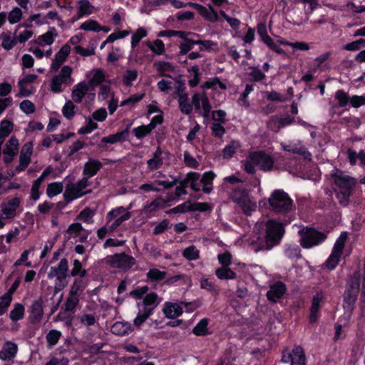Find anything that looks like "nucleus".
<instances>
[{
    "mask_svg": "<svg viewBox=\"0 0 365 365\" xmlns=\"http://www.w3.org/2000/svg\"><path fill=\"white\" fill-rule=\"evenodd\" d=\"M331 176L334 180V189L340 203L346 205L351 190L356 185V180L346 173L337 169L332 171Z\"/></svg>",
    "mask_w": 365,
    "mask_h": 365,
    "instance_id": "1",
    "label": "nucleus"
},
{
    "mask_svg": "<svg viewBox=\"0 0 365 365\" xmlns=\"http://www.w3.org/2000/svg\"><path fill=\"white\" fill-rule=\"evenodd\" d=\"M269 209L276 215H285L294 210L290 196L282 189L273 190L267 199Z\"/></svg>",
    "mask_w": 365,
    "mask_h": 365,
    "instance_id": "2",
    "label": "nucleus"
},
{
    "mask_svg": "<svg viewBox=\"0 0 365 365\" xmlns=\"http://www.w3.org/2000/svg\"><path fill=\"white\" fill-rule=\"evenodd\" d=\"M360 280L359 275H354L351 277L348 282L344 295V314L341 320L344 319L348 322L354 309V305L359 292Z\"/></svg>",
    "mask_w": 365,
    "mask_h": 365,
    "instance_id": "3",
    "label": "nucleus"
},
{
    "mask_svg": "<svg viewBox=\"0 0 365 365\" xmlns=\"http://www.w3.org/2000/svg\"><path fill=\"white\" fill-rule=\"evenodd\" d=\"M256 165L262 170L269 171L273 168L274 160L263 151L250 153L244 161L245 170L248 173L252 174L255 172Z\"/></svg>",
    "mask_w": 365,
    "mask_h": 365,
    "instance_id": "4",
    "label": "nucleus"
},
{
    "mask_svg": "<svg viewBox=\"0 0 365 365\" xmlns=\"http://www.w3.org/2000/svg\"><path fill=\"white\" fill-rule=\"evenodd\" d=\"M230 196L245 215H251L256 210V200L247 190L242 187L235 188L231 192Z\"/></svg>",
    "mask_w": 365,
    "mask_h": 365,
    "instance_id": "5",
    "label": "nucleus"
},
{
    "mask_svg": "<svg viewBox=\"0 0 365 365\" xmlns=\"http://www.w3.org/2000/svg\"><path fill=\"white\" fill-rule=\"evenodd\" d=\"M68 260L61 259L58 266L51 267L48 273V278H55L53 287V295L61 292L68 284Z\"/></svg>",
    "mask_w": 365,
    "mask_h": 365,
    "instance_id": "6",
    "label": "nucleus"
},
{
    "mask_svg": "<svg viewBox=\"0 0 365 365\" xmlns=\"http://www.w3.org/2000/svg\"><path fill=\"white\" fill-rule=\"evenodd\" d=\"M284 234V224L274 219L265 222L266 242L261 248H272L279 243Z\"/></svg>",
    "mask_w": 365,
    "mask_h": 365,
    "instance_id": "7",
    "label": "nucleus"
},
{
    "mask_svg": "<svg viewBox=\"0 0 365 365\" xmlns=\"http://www.w3.org/2000/svg\"><path fill=\"white\" fill-rule=\"evenodd\" d=\"M72 72L73 69L71 66H63L60 73L51 78V91L55 93H58L63 91L64 86L71 85L74 81L71 76Z\"/></svg>",
    "mask_w": 365,
    "mask_h": 365,
    "instance_id": "8",
    "label": "nucleus"
},
{
    "mask_svg": "<svg viewBox=\"0 0 365 365\" xmlns=\"http://www.w3.org/2000/svg\"><path fill=\"white\" fill-rule=\"evenodd\" d=\"M131 206L130 204L128 207L119 206L111 209L106 215V221L116 230L123 222L131 217Z\"/></svg>",
    "mask_w": 365,
    "mask_h": 365,
    "instance_id": "9",
    "label": "nucleus"
},
{
    "mask_svg": "<svg viewBox=\"0 0 365 365\" xmlns=\"http://www.w3.org/2000/svg\"><path fill=\"white\" fill-rule=\"evenodd\" d=\"M88 185L89 182L87 178H83L76 183L67 185L63 195L66 200L72 201L90 192L91 190L88 189Z\"/></svg>",
    "mask_w": 365,
    "mask_h": 365,
    "instance_id": "10",
    "label": "nucleus"
},
{
    "mask_svg": "<svg viewBox=\"0 0 365 365\" xmlns=\"http://www.w3.org/2000/svg\"><path fill=\"white\" fill-rule=\"evenodd\" d=\"M347 237V233L346 232H342L335 242L332 252L325 264V266L329 269H334L338 264L343 253L344 245Z\"/></svg>",
    "mask_w": 365,
    "mask_h": 365,
    "instance_id": "11",
    "label": "nucleus"
},
{
    "mask_svg": "<svg viewBox=\"0 0 365 365\" xmlns=\"http://www.w3.org/2000/svg\"><path fill=\"white\" fill-rule=\"evenodd\" d=\"M301 236V245L304 248H310L317 245L325 240V235L313 229L303 227L299 231Z\"/></svg>",
    "mask_w": 365,
    "mask_h": 365,
    "instance_id": "12",
    "label": "nucleus"
},
{
    "mask_svg": "<svg viewBox=\"0 0 365 365\" xmlns=\"http://www.w3.org/2000/svg\"><path fill=\"white\" fill-rule=\"evenodd\" d=\"M20 200L17 197L12 198L0 205V229L5 226L4 220H11L17 215V209L19 207Z\"/></svg>",
    "mask_w": 365,
    "mask_h": 365,
    "instance_id": "13",
    "label": "nucleus"
},
{
    "mask_svg": "<svg viewBox=\"0 0 365 365\" xmlns=\"http://www.w3.org/2000/svg\"><path fill=\"white\" fill-rule=\"evenodd\" d=\"M108 262L111 267L123 271L128 270L136 263L133 257L124 252L110 256L108 258Z\"/></svg>",
    "mask_w": 365,
    "mask_h": 365,
    "instance_id": "14",
    "label": "nucleus"
},
{
    "mask_svg": "<svg viewBox=\"0 0 365 365\" xmlns=\"http://www.w3.org/2000/svg\"><path fill=\"white\" fill-rule=\"evenodd\" d=\"M96 309V307L94 304H87L77 316V320L84 327H88L95 325L98 321Z\"/></svg>",
    "mask_w": 365,
    "mask_h": 365,
    "instance_id": "15",
    "label": "nucleus"
},
{
    "mask_svg": "<svg viewBox=\"0 0 365 365\" xmlns=\"http://www.w3.org/2000/svg\"><path fill=\"white\" fill-rule=\"evenodd\" d=\"M191 306L192 307L189 311H193L196 307L191 303L181 302L174 303L170 302H165L163 304V312L164 315L168 319H175L180 317L183 312V307Z\"/></svg>",
    "mask_w": 365,
    "mask_h": 365,
    "instance_id": "16",
    "label": "nucleus"
},
{
    "mask_svg": "<svg viewBox=\"0 0 365 365\" xmlns=\"http://www.w3.org/2000/svg\"><path fill=\"white\" fill-rule=\"evenodd\" d=\"M192 108H194L197 112L203 113V115L207 118L209 116L211 106L208 98L204 93H195L192 96Z\"/></svg>",
    "mask_w": 365,
    "mask_h": 365,
    "instance_id": "17",
    "label": "nucleus"
},
{
    "mask_svg": "<svg viewBox=\"0 0 365 365\" xmlns=\"http://www.w3.org/2000/svg\"><path fill=\"white\" fill-rule=\"evenodd\" d=\"M34 145L32 142L26 143L21 149L19 155V164L16 167L17 172L26 170L31 163V157L33 153Z\"/></svg>",
    "mask_w": 365,
    "mask_h": 365,
    "instance_id": "18",
    "label": "nucleus"
},
{
    "mask_svg": "<svg viewBox=\"0 0 365 365\" xmlns=\"http://www.w3.org/2000/svg\"><path fill=\"white\" fill-rule=\"evenodd\" d=\"M282 148L292 153L299 154L302 156L305 160H311L312 154L307 150V148L302 144L301 141H292L288 144H281Z\"/></svg>",
    "mask_w": 365,
    "mask_h": 365,
    "instance_id": "19",
    "label": "nucleus"
},
{
    "mask_svg": "<svg viewBox=\"0 0 365 365\" xmlns=\"http://www.w3.org/2000/svg\"><path fill=\"white\" fill-rule=\"evenodd\" d=\"M19 140L15 136H12L6 143L3 150L4 160L9 163L11 162L14 158L17 155L19 150Z\"/></svg>",
    "mask_w": 365,
    "mask_h": 365,
    "instance_id": "20",
    "label": "nucleus"
},
{
    "mask_svg": "<svg viewBox=\"0 0 365 365\" xmlns=\"http://www.w3.org/2000/svg\"><path fill=\"white\" fill-rule=\"evenodd\" d=\"M71 52V47L68 44L63 45L56 53L55 58L51 65V69L53 71H57L62 63L65 62Z\"/></svg>",
    "mask_w": 365,
    "mask_h": 365,
    "instance_id": "21",
    "label": "nucleus"
},
{
    "mask_svg": "<svg viewBox=\"0 0 365 365\" xmlns=\"http://www.w3.org/2000/svg\"><path fill=\"white\" fill-rule=\"evenodd\" d=\"M137 307L138 312L136 317L133 320V324L136 327H140L153 313L154 309L140 302H137Z\"/></svg>",
    "mask_w": 365,
    "mask_h": 365,
    "instance_id": "22",
    "label": "nucleus"
},
{
    "mask_svg": "<svg viewBox=\"0 0 365 365\" xmlns=\"http://www.w3.org/2000/svg\"><path fill=\"white\" fill-rule=\"evenodd\" d=\"M58 36V32L55 27H50L45 33L38 36L35 43L40 46H51L53 43L56 38Z\"/></svg>",
    "mask_w": 365,
    "mask_h": 365,
    "instance_id": "23",
    "label": "nucleus"
},
{
    "mask_svg": "<svg viewBox=\"0 0 365 365\" xmlns=\"http://www.w3.org/2000/svg\"><path fill=\"white\" fill-rule=\"evenodd\" d=\"M177 98L180 111L185 115L190 114L192 111V101H190L187 93L179 89Z\"/></svg>",
    "mask_w": 365,
    "mask_h": 365,
    "instance_id": "24",
    "label": "nucleus"
},
{
    "mask_svg": "<svg viewBox=\"0 0 365 365\" xmlns=\"http://www.w3.org/2000/svg\"><path fill=\"white\" fill-rule=\"evenodd\" d=\"M102 163L97 159L89 158L84 164L83 174L88 180L89 178L94 176L101 168Z\"/></svg>",
    "mask_w": 365,
    "mask_h": 365,
    "instance_id": "25",
    "label": "nucleus"
},
{
    "mask_svg": "<svg viewBox=\"0 0 365 365\" xmlns=\"http://www.w3.org/2000/svg\"><path fill=\"white\" fill-rule=\"evenodd\" d=\"M91 87L86 81H82L76 84L72 91L71 97L73 101L77 103H81L83 97L89 91Z\"/></svg>",
    "mask_w": 365,
    "mask_h": 365,
    "instance_id": "26",
    "label": "nucleus"
},
{
    "mask_svg": "<svg viewBox=\"0 0 365 365\" xmlns=\"http://www.w3.org/2000/svg\"><path fill=\"white\" fill-rule=\"evenodd\" d=\"M286 292V287L282 282H277L272 285L267 293L269 300L275 302L278 299L281 298Z\"/></svg>",
    "mask_w": 365,
    "mask_h": 365,
    "instance_id": "27",
    "label": "nucleus"
},
{
    "mask_svg": "<svg viewBox=\"0 0 365 365\" xmlns=\"http://www.w3.org/2000/svg\"><path fill=\"white\" fill-rule=\"evenodd\" d=\"M324 297V296L322 292H317L313 298L309 317L310 322L312 323H314L317 320L320 308V302L323 300Z\"/></svg>",
    "mask_w": 365,
    "mask_h": 365,
    "instance_id": "28",
    "label": "nucleus"
},
{
    "mask_svg": "<svg viewBox=\"0 0 365 365\" xmlns=\"http://www.w3.org/2000/svg\"><path fill=\"white\" fill-rule=\"evenodd\" d=\"M110 331L115 335L125 336L131 333L133 329L128 322H116L112 325Z\"/></svg>",
    "mask_w": 365,
    "mask_h": 365,
    "instance_id": "29",
    "label": "nucleus"
},
{
    "mask_svg": "<svg viewBox=\"0 0 365 365\" xmlns=\"http://www.w3.org/2000/svg\"><path fill=\"white\" fill-rule=\"evenodd\" d=\"M184 183L190 187L195 191H200L201 190L202 182L200 180V175L197 173L190 172L187 174L186 177L183 179Z\"/></svg>",
    "mask_w": 365,
    "mask_h": 365,
    "instance_id": "30",
    "label": "nucleus"
},
{
    "mask_svg": "<svg viewBox=\"0 0 365 365\" xmlns=\"http://www.w3.org/2000/svg\"><path fill=\"white\" fill-rule=\"evenodd\" d=\"M86 76L87 78H90L88 82L86 83L89 84V86L92 88L100 84L105 79L104 72L100 68L91 71L87 73Z\"/></svg>",
    "mask_w": 365,
    "mask_h": 365,
    "instance_id": "31",
    "label": "nucleus"
},
{
    "mask_svg": "<svg viewBox=\"0 0 365 365\" xmlns=\"http://www.w3.org/2000/svg\"><path fill=\"white\" fill-rule=\"evenodd\" d=\"M17 345L13 342L7 341L4 344L0 351V359L9 360L14 357L17 352Z\"/></svg>",
    "mask_w": 365,
    "mask_h": 365,
    "instance_id": "32",
    "label": "nucleus"
},
{
    "mask_svg": "<svg viewBox=\"0 0 365 365\" xmlns=\"http://www.w3.org/2000/svg\"><path fill=\"white\" fill-rule=\"evenodd\" d=\"M43 314L42 301L41 299L33 302L31 306L30 318L32 322H38L41 320Z\"/></svg>",
    "mask_w": 365,
    "mask_h": 365,
    "instance_id": "33",
    "label": "nucleus"
},
{
    "mask_svg": "<svg viewBox=\"0 0 365 365\" xmlns=\"http://www.w3.org/2000/svg\"><path fill=\"white\" fill-rule=\"evenodd\" d=\"M292 354V365H305L306 359L302 348L296 346L293 348Z\"/></svg>",
    "mask_w": 365,
    "mask_h": 365,
    "instance_id": "34",
    "label": "nucleus"
},
{
    "mask_svg": "<svg viewBox=\"0 0 365 365\" xmlns=\"http://www.w3.org/2000/svg\"><path fill=\"white\" fill-rule=\"evenodd\" d=\"M266 242V238H262L257 235L252 236L249 240V246L252 250L255 252L259 251L270 250L272 248H261L264 247V243Z\"/></svg>",
    "mask_w": 365,
    "mask_h": 365,
    "instance_id": "35",
    "label": "nucleus"
},
{
    "mask_svg": "<svg viewBox=\"0 0 365 365\" xmlns=\"http://www.w3.org/2000/svg\"><path fill=\"white\" fill-rule=\"evenodd\" d=\"M128 132V130H125L124 131L103 138L100 146L103 147L106 143L113 144L124 140Z\"/></svg>",
    "mask_w": 365,
    "mask_h": 365,
    "instance_id": "36",
    "label": "nucleus"
},
{
    "mask_svg": "<svg viewBox=\"0 0 365 365\" xmlns=\"http://www.w3.org/2000/svg\"><path fill=\"white\" fill-rule=\"evenodd\" d=\"M94 12V7L87 0H81L78 3V16L76 19H80L84 16L90 15Z\"/></svg>",
    "mask_w": 365,
    "mask_h": 365,
    "instance_id": "37",
    "label": "nucleus"
},
{
    "mask_svg": "<svg viewBox=\"0 0 365 365\" xmlns=\"http://www.w3.org/2000/svg\"><path fill=\"white\" fill-rule=\"evenodd\" d=\"M2 47L6 50L13 48L17 43L16 36L10 33H3L0 36Z\"/></svg>",
    "mask_w": 365,
    "mask_h": 365,
    "instance_id": "38",
    "label": "nucleus"
},
{
    "mask_svg": "<svg viewBox=\"0 0 365 365\" xmlns=\"http://www.w3.org/2000/svg\"><path fill=\"white\" fill-rule=\"evenodd\" d=\"M161 155L162 151L158 148L155 152L153 157L147 161L148 168L150 170H157L161 167L163 165Z\"/></svg>",
    "mask_w": 365,
    "mask_h": 365,
    "instance_id": "39",
    "label": "nucleus"
},
{
    "mask_svg": "<svg viewBox=\"0 0 365 365\" xmlns=\"http://www.w3.org/2000/svg\"><path fill=\"white\" fill-rule=\"evenodd\" d=\"M148 30L144 27H140L133 32L131 36L130 46L132 48H136L139 42L148 35Z\"/></svg>",
    "mask_w": 365,
    "mask_h": 365,
    "instance_id": "40",
    "label": "nucleus"
},
{
    "mask_svg": "<svg viewBox=\"0 0 365 365\" xmlns=\"http://www.w3.org/2000/svg\"><path fill=\"white\" fill-rule=\"evenodd\" d=\"M139 302L145 303V305L155 310L157 306L160 303L161 299L156 294L151 292L147 294L143 299Z\"/></svg>",
    "mask_w": 365,
    "mask_h": 365,
    "instance_id": "41",
    "label": "nucleus"
},
{
    "mask_svg": "<svg viewBox=\"0 0 365 365\" xmlns=\"http://www.w3.org/2000/svg\"><path fill=\"white\" fill-rule=\"evenodd\" d=\"M199 14L210 22H216L219 20L217 13L211 6H209L208 8L204 6Z\"/></svg>",
    "mask_w": 365,
    "mask_h": 365,
    "instance_id": "42",
    "label": "nucleus"
},
{
    "mask_svg": "<svg viewBox=\"0 0 365 365\" xmlns=\"http://www.w3.org/2000/svg\"><path fill=\"white\" fill-rule=\"evenodd\" d=\"M216 276L220 279H233L236 274L228 267H222L215 270Z\"/></svg>",
    "mask_w": 365,
    "mask_h": 365,
    "instance_id": "43",
    "label": "nucleus"
},
{
    "mask_svg": "<svg viewBox=\"0 0 365 365\" xmlns=\"http://www.w3.org/2000/svg\"><path fill=\"white\" fill-rule=\"evenodd\" d=\"M13 130V124L9 121L4 120L0 123V145H2L4 139L7 137Z\"/></svg>",
    "mask_w": 365,
    "mask_h": 365,
    "instance_id": "44",
    "label": "nucleus"
},
{
    "mask_svg": "<svg viewBox=\"0 0 365 365\" xmlns=\"http://www.w3.org/2000/svg\"><path fill=\"white\" fill-rule=\"evenodd\" d=\"M37 76L35 74L26 75L19 81V86L20 87V93L23 96H27L30 94V92L26 90V85L29 83L34 82Z\"/></svg>",
    "mask_w": 365,
    "mask_h": 365,
    "instance_id": "45",
    "label": "nucleus"
},
{
    "mask_svg": "<svg viewBox=\"0 0 365 365\" xmlns=\"http://www.w3.org/2000/svg\"><path fill=\"white\" fill-rule=\"evenodd\" d=\"M63 189V185L61 182H55L48 185L46 189V195L48 197L52 198L60 194Z\"/></svg>",
    "mask_w": 365,
    "mask_h": 365,
    "instance_id": "46",
    "label": "nucleus"
},
{
    "mask_svg": "<svg viewBox=\"0 0 365 365\" xmlns=\"http://www.w3.org/2000/svg\"><path fill=\"white\" fill-rule=\"evenodd\" d=\"M208 319H201L193 328L192 332L196 336H205L209 333L208 329Z\"/></svg>",
    "mask_w": 365,
    "mask_h": 365,
    "instance_id": "47",
    "label": "nucleus"
},
{
    "mask_svg": "<svg viewBox=\"0 0 365 365\" xmlns=\"http://www.w3.org/2000/svg\"><path fill=\"white\" fill-rule=\"evenodd\" d=\"M79 303V297L68 296L64 304L63 309L66 312L74 313Z\"/></svg>",
    "mask_w": 365,
    "mask_h": 365,
    "instance_id": "48",
    "label": "nucleus"
},
{
    "mask_svg": "<svg viewBox=\"0 0 365 365\" xmlns=\"http://www.w3.org/2000/svg\"><path fill=\"white\" fill-rule=\"evenodd\" d=\"M193 38L194 37H190L180 43V55H185L191 49H192L194 45H197V40H194Z\"/></svg>",
    "mask_w": 365,
    "mask_h": 365,
    "instance_id": "49",
    "label": "nucleus"
},
{
    "mask_svg": "<svg viewBox=\"0 0 365 365\" xmlns=\"http://www.w3.org/2000/svg\"><path fill=\"white\" fill-rule=\"evenodd\" d=\"M182 256L187 260H196L200 257V251L194 245L186 247L182 251Z\"/></svg>",
    "mask_w": 365,
    "mask_h": 365,
    "instance_id": "50",
    "label": "nucleus"
},
{
    "mask_svg": "<svg viewBox=\"0 0 365 365\" xmlns=\"http://www.w3.org/2000/svg\"><path fill=\"white\" fill-rule=\"evenodd\" d=\"M148 47L155 54L161 55L165 52V45L163 41L156 39L152 43L150 41L146 42Z\"/></svg>",
    "mask_w": 365,
    "mask_h": 365,
    "instance_id": "51",
    "label": "nucleus"
},
{
    "mask_svg": "<svg viewBox=\"0 0 365 365\" xmlns=\"http://www.w3.org/2000/svg\"><path fill=\"white\" fill-rule=\"evenodd\" d=\"M153 129V125H141L133 129V133L138 139H141L148 135Z\"/></svg>",
    "mask_w": 365,
    "mask_h": 365,
    "instance_id": "52",
    "label": "nucleus"
},
{
    "mask_svg": "<svg viewBox=\"0 0 365 365\" xmlns=\"http://www.w3.org/2000/svg\"><path fill=\"white\" fill-rule=\"evenodd\" d=\"M217 87H219L222 90H225L227 88L226 85L224 83L221 82L219 78L217 77H215L207 80L204 83L202 86V88L205 89H216Z\"/></svg>",
    "mask_w": 365,
    "mask_h": 365,
    "instance_id": "53",
    "label": "nucleus"
},
{
    "mask_svg": "<svg viewBox=\"0 0 365 365\" xmlns=\"http://www.w3.org/2000/svg\"><path fill=\"white\" fill-rule=\"evenodd\" d=\"M138 71L136 69H128L123 75V82L127 86H131L132 83L136 80L138 77Z\"/></svg>",
    "mask_w": 365,
    "mask_h": 365,
    "instance_id": "54",
    "label": "nucleus"
},
{
    "mask_svg": "<svg viewBox=\"0 0 365 365\" xmlns=\"http://www.w3.org/2000/svg\"><path fill=\"white\" fill-rule=\"evenodd\" d=\"M146 276L147 278L152 282H158L165 277L166 272L156 268H153L147 272Z\"/></svg>",
    "mask_w": 365,
    "mask_h": 365,
    "instance_id": "55",
    "label": "nucleus"
},
{
    "mask_svg": "<svg viewBox=\"0 0 365 365\" xmlns=\"http://www.w3.org/2000/svg\"><path fill=\"white\" fill-rule=\"evenodd\" d=\"M62 113L65 118L72 119L76 114V106L72 101H68L62 108Z\"/></svg>",
    "mask_w": 365,
    "mask_h": 365,
    "instance_id": "56",
    "label": "nucleus"
},
{
    "mask_svg": "<svg viewBox=\"0 0 365 365\" xmlns=\"http://www.w3.org/2000/svg\"><path fill=\"white\" fill-rule=\"evenodd\" d=\"M165 201L163 199L158 197L151 202L150 204L144 207V210L146 212H153L163 207Z\"/></svg>",
    "mask_w": 365,
    "mask_h": 365,
    "instance_id": "57",
    "label": "nucleus"
},
{
    "mask_svg": "<svg viewBox=\"0 0 365 365\" xmlns=\"http://www.w3.org/2000/svg\"><path fill=\"white\" fill-rule=\"evenodd\" d=\"M155 66L162 76H168L167 73L173 70V66L171 63L164 61L155 63Z\"/></svg>",
    "mask_w": 365,
    "mask_h": 365,
    "instance_id": "58",
    "label": "nucleus"
},
{
    "mask_svg": "<svg viewBox=\"0 0 365 365\" xmlns=\"http://www.w3.org/2000/svg\"><path fill=\"white\" fill-rule=\"evenodd\" d=\"M23 13L19 7H14L8 14V20L11 24L19 22L22 19Z\"/></svg>",
    "mask_w": 365,
    "mask_h": 365,
    "instance_id": "59",
    "label": "nucleus"
},
{
    "mask_svg": "<svg viewBox=\"0 0 365 365\" xmlns=\"http://www.w3.org/2000/svg\"><path fill=\"white\" fill-rule=\"evenodd\" d=\"M86 270L82 267V264L78 259H75L73 263V268L71 271V275L76 277L79 275L83 277L86 275Z\"/></svg>",
    "mask_w": 365,
    "mask_h": 365,
    "instance_id": "60",
    "label": "nucleus"
},
{
    "mask_svg": "<svg viewBox=\"0 0 365 365\" xmlns=\"http://www.w3.org/2000/svg\"><path fill=\"white\" fill-rule=\"evenodd\" d=\"M240 143L237 141H232L230 144L227 145L223 150V157L225 158H230L235 153L236 150L240 148Z\"/></svg>",
    "mask_w": 365,
    "mask_h": 365,
    "instance_id": "61",
    "label": "nucleus"
},
{
    "mask_svg": "<svg viewBox=\"0 0 365 365\" xmlns=\"http://www.w3.org/2000/svg\"><path fill=\"white\" fill-rule=\"evenodd\" d=\"M144 96H145L144 93L133 94V95L130 96L129 98H128L127 99L121 101L120 106H129L132 107V106H135L137 103H138L140 101H141L142 98L144 97Z\"/></svg>",
    "mask_w": 365,
    "mask_h": 365,
    "instance_id": "62",
    "label": "nucleus"
},
{
    "mask_svg": "<svg viewBox=\"0 0 365 365\" xmlns=\"http://www.w3.org/2000/svg\"><path fill=\"white\" fill-rule=\"evenodd\" d=\"M122 57V49L120 47L112 46L107 56L108 63H114Z\"/></svg>",
    "mask_w": 365,
    "mask_h": 365,
    "instance_id": "63",
    "label": "nucleus"
},
{
    "mask_svg": "<svg viewBox=\"0 0 365 365\" xmlns=\"http://www.w3.org/2000/svg\"><path fill=\"white\" fill-rule=\"evenodd\" d=\"M24 307L21 304H16L10 312V317L13 321H17L23 318Z\"/></svg>",
    "mask_w": 365,
    "mask_h": 365,
    "instance_id": "64",
    "label": "nucleus"
}]
</instances>
